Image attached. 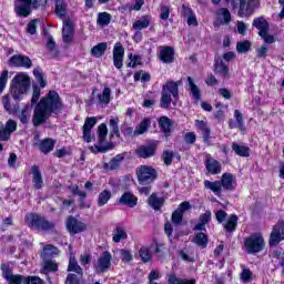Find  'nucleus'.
Instances as JSON below:
<instances>
[{
	"instance_id": "13",
	"label": "nucleus",
	"mask_w": 284,
	"mask_h": 284,
	"mask_svg": "<svg viewBox=\"0 0 284 284\" xmlns=\"http://www.w3.org/2000/svg\"><path fill=\"white\" fill-rule=\"evenodd\" d=\"M72 39H74V22L71 20L63 21L62 28V41L63 43H72Z\"/></svg>"
},
{
	"instance_id": "61",
	"label": "nucleus",
	"mask_w": 284,
	"mask_h": 284,
	"mask_svg": "<svg viewBox=\"0 0 284 284\" xmlns=\"http://www.w3.org/2000/svg\"><path fill=\"white\" fill-rule=\"evenodd\" d=\"M1 270H2V276L3 278H6V281H8L13 275L10 264H2Z\"/></svg>"
},
{
	"instance_id": "10",
	"label": "nucleus",
	"mask_w": 284,
	"mask_h": 284,
	"mask_svg": "<svg viewBox=\"0 0 284 284\" xmlns=\"http://www.w3.org/2000/svg\"><path fill=\"white\" fill-rule=\"evenodd\" d=\"M8 65L10 68H26L30 70L32 68V60L28 55L14 54L8 60Z\"/></svg>"
},
{
	"instance_id": "60",
	"label": "nucleus",
	"mask_w": 284,
	"mask_h": 284,
	"mask_svg": "<svg viewBox=\"0 0 284 284\" xmlns=\"http://www.w3.org/2000/svg\"><path fill=\"white\" fill-rule=\"evenodd\" d=\"M81 281H83V277L77 275V274H69L67 276V284H81Z\"/></svg>"
},
{
	"instance_id": "11",
	"label": "nucleus",
	"mask_w": 284,
	"mask_h": 284,
	"mask_svg": "<svg viewBox=\"0 0 284 284\" xmlns=\"http://www.w3.org/2000/svg\"><path fill=\"white\" fill-rule=\"evenodd\" d=\"M55 143L57 142L50 138H47L44 140H39V135H36L33 148H37L43 154H49V152H52V150H54Z\"/></svg>"
},
{
	"instance_id": "56",
	"label": "nucleus",
	"mask_w": 284,
	"mask_h": 284,
	"mask_svg": "<svg viewBox=\"0 0 284 284\" xmlns=\"http://www.w3.org/2000/svg\"><path fill=\"white\" fill-rule=\"evenodd\" d=\"M33 77H36V79L40 83L41 88H45L47 82H45V79H43V73L41 72L40 68H36L33 70Z\"/></svg>"
},
{
	"instance_id": "62",
	"label": "nucleus",
	"mask_w": 284,
	"mask_h": 284,
	"mask_svg": "<svg viewBox=\"0 0 284 284\" xmlns=\"http://www.w3.org/2000/svg\"><path fill=\"white\" fill-rule=\"evenodd\" d=\"M134 81H150V75L144 71H139L134 74Z\"/></svg>"
},
{
	"instance_id": "39",
	"label": "nucleus",
	"mask_w": 284,
	"mask_h": 284,
	"mask_svg": "<svg viewBox=\"0 0 284 284\" xmlns=\"http://www.w3.org/2000/svg\"><path fill=\"white\" fill-rule=\"evenodd\" d=\"M112 199V192L110 190L102 191L98 196V205L99 207H103V205H106L108 201Z\"/></svg>"
},
{
	"instance_id": "3",
	"label": "nucleus",
	"mask_w": 284,
	"mask_h": 284,
	"mask_svg": "<svg viewBox=\"0 0 284 284\" xmlns=\"http://www.w3.org/2000/svg\"><path fill=\"white\" fill-rule=\"evenodd\" d=\"M11 97L16 101L23 99L24 94H28L30 90V75L28 73L20 72L13 77L11 81Z\"/></svg>"
},
{
	"instance_id": "23",
	"label": "nucleus",
	"mask_w": 284,
	"mask_h": 284,
	"mask_svg": "<svg viewBox=\"0 0 284 284\" xmlns=\"http://www.w3.org/2000/svg\"><path fill=\"white\" fill-rule=\"evenodd\" d=\"M215 74H219L223 79H230V65L225 64L223 60H217L214 67Z\"/></svg>"
},
{
	"instance_id": "2",
	"label": "nucleus",
	"mask_w": 284,
	"mask_h": 284,
	"mask_svg": "<svg viewBox=\"0 0 284 284\" xmlns=\"http://www.w3.org/2000/svg\"><path fill=\"white\" fill-rule=\"evenodd\" d=\"M204 187L206 190H211L213 194H216L220 196V194L223 192V190H227L229 192H232L236 187V178L232 175V173H224L222 175L221 181H204Z\"/></svg>"
},
{
	"instance_id": "26",
	"label": "nucleus",
	"mask_w": 284,
	"mask_h": 284,
	"mask_svg": "<svg viewBox=\"0 0 284 284\" xmlns=\"http://www.w3.org/2000/svg\"><path fill=\"white\" fill-rule=\"evenodd\" d=\"M253 28H256L258 31V34H263L264 32H270V23H267V20L265 18L260 17L253 20Z\"/></svg>"
},
{
	"instance_id": "50",
	"label": "nucleus",
	"mask_w": 284,
	"mask_h": 284,
	"mask_svg": "<svg viewBox=\"0 0 284 284\" xmlns=\"http://www.w3.org/2000/svg\"><path fill=\"white\" fill-rule=\"evenodd\" d=\"M30 112H31V109H30V105H26L21 112L19 113V119L21 121V123H28V121H30Z\"/></svg>"
},
{
	"instance_id": "5",
	"label": "nucleus",
	"mask_w": 284,
	"mask_h": 284,
	"mask_svg": "<svg viewBox=\"0 0 284 284\" xmlns=\"http://www.w3.org/2000/svg\"><path fill=\"white\" fill-rule=\"evenodd\" d=\"M244 247L248 254L263 252V248L265 247V240L261 233H255L244 241Z\"/></svg>"
},
{
	"instance_id": "37",
	"label": "nucleus",
	"mask_w": 284,
	"mask_h": 284,
	"mask_svg": "<svg viewBox=\"0 0 284 284\" xmlns=\"http://www.w3.org/2000/svg\"><path fill=\"white\" fill-rule=\"evenodd\" d=\"M145 28H150V17L143 16L140 20L133 23V30H145Z\"/></svg>"
},
{
	"instance_id": "9",
	"label": "nucleus",
	"mask_w": 284,
	"mask_h": 284,
	"mask_svg": "<svg viewBox=\"0 0 284 284\" xmlns=\"http://www.w3.org/2000/svg\"><path fill=\"white\" fill-rule=\"evenodd\" d=\"M281 241H284V221H280L273 226L268 244L271 247H276Z\"/></svg>"
},
{
	"instance_id": "17",
	"label": "nucleus",
	"mask_w": 284,
	"mask_h": 284,
	"mask_svg": "<svg viewBox=\"0 0 284 284\" xmlns=\"http://www.w3.org/2000/svg\"><path fill=\"white\" fill-rule=\"evenodd\" d=\"M97 125V118H88L83 125V139L87 143L92 141V128Z\"/></svg>"
},
{
	"instance_id": "58",
	"label": "nucleus",
	"mask_w": 284,
	"mask_h": 284,
	"mask_svg": "<svg viewBox=\"0 0 284 284\" xmlns=\"http://www.w3.org/2000/svg\"><path fill=\"white\" fill-rule=\"evenodd\" d=\"M69 190L74 194V196H81V199H85L88 196V193H85V191H81L77 184L69 186Z\"/></svg>"
},
{
	"instance_id": "64",
	"label": "nucleus",
	"mask_w": 284,
	"mask_h": 284,
	"mask_svg": "<svg viewBox=\"0 0 284 284\" xmlns=\"http://www.w3.org/2000/svg\"><path fill=\"white\" fill-rule=\"evenodd\" d=\"M7 281L9 284H23V276L13 274Z\"/></svg>"
},
{
	"instance_id": "49",
	"label": "nucleus",
	"mask_w": 284,
	"mask_h": 284,
	"mask_svg": "<svg viewBox=\"0 0 284 284\" xmlns=\"http://www.w3.org/2000/svg\"><path fill=\"white\" fill-rule=\"evenodd\" d=\"M250 48H252V42H250L248 40L237 42V44H236V51L240 54H243L245 52H250Z\"/></svg>"
},
{
	"instance_id": "41",
	"label": "nucleus",
	"mask_w": 284,
	"mask_h": 284,
	"mask_svg": "<svg viewBox=\"0 0 284 284\" xmlns=\"http://www.w3.org/2000/svg\"><path fill=\"white\" fill-rule=\"evenodd\" d=\"M67 10H68V4H65V1L63 0L55 1V14H58V17H65Z\"/></svg>"
},
{
	"instance_id": "27",
	"label": "nucleus",
	"mask_w": 284,
	"mask_h": 284,
	"mask_svg": "<svg viewBox=\"0 0 284 284\" xmlns=\"http://www.w3.org/2000/svg\"><path fill=\"white\" fill-rule=\"evenodd\" d=\"M68 272H75L80 278H83V268L81 265H79V262L77 261V257L74 255H71L69 258V266Z\"/></svg>"
},
{
	"instance_id": "14",
	"label": "nucleus",
	"mask_w": 284,
	"mask_h": 284,
	"mask_svg": "<svg viewBox=\"0 0 284 284\" xmlns=\"http://www.w3.org/2000/svg\"><path fill=\"white\" fill-rule=\"evenodd\" d=\"M123 54H125L123 45L120 42L115 43L113 48V63L116 70L123 68Z\"/></svg>"
},
{
	"instance_id": "53",
	"label": "nucleus",
	"mask_w": 284,
	"mask_h": 284,
	"mask_svg": "<svg viewBox=\"0 0 284 284\" xmlns=\"http://www.w3.org/2000/svg\"><path fill=\"white\" fill-rule=\"evenodd\" d=\"M109 125L111 129V136H119V118H111L109 121Z\"/></svg>"
},
{
	"instance_id": "54",
	"label": "nucleus",
	"mask_w": 284,
	"mask_h": 284,
	"mask_svg": "<svg viewBox=\"0 0 284 284\" xmlns=\"http://www.w3.org/2000/svg\"><path fill=\"white\" fill-rule=\"evenodd\" d=\"M112 17L108 12L99 13L98 16V24L99 26H109Z\"/></svg>"
},
{
	"instance_id": "44",
	"label": "nucleus",
	"mask_w": 284,
	"mask_h": 284,
	"mask_svg": "<svg viewBox=\"0 0 284 284\" xmlns=\"http://www.w3.org/2000/svg\"><path fill=\"white\" fill-rule=\"evenodd\" d=\"M2 105L4 108V110L7 112H9L10 114H13L14 112H17V106L10 104V95L7 94L2 98Z\"/></svg>"
},
{
	"instance_id": "63",
	"label": "nucleus",
	"mask_w": 284,
	"mask_h": 284,
	"mask_svg": "<svg viewBox=\"0 0 284 284\" xmlns=\"http://www.w3.org/2000/svg\"><path fill=\"white\" fill-rule=\"evenodd\" d=\"M23 284H43V280L39 276H29L23 281Z\"/></svg>"
},
{
	"instance_id": "28",
	"label": "nucleus",
	"mask_w": 284,
	"mask_h": 284,
	"mask_svg": "<svg viewBox=\"0 0 284 284\" xmlns=\"http://www.w3.org/2000/svg\"><path fill=\"white\" fill-rule=\"evenodd\" d=\"M151 121L148 118H144L134 130V136H141V134H145L148 130H150Z\"/></svg>"
},
{
	"instance_id": "35",
	"label": "nucleus",
	"mask_w": 284,
	"mask_h": 284,
	"mask_svg": "<svg viewBox=\"0 0 284 284\" xmlns=\"http://www.w3.org/2000/svg\"><path fill=\"white\" fill-rule=\"evenodd\" d=\"M189 88L191 90V94L195 101H201V89L194 83L192 77H187Z\"/></svg>"
},
{
	"instance_id": "1",
	"label": "nucleus",
	"mask_w": 284,
	"mask_h": 284,
	"mask_svg": "<svg viewBox=\"0 0 284 284\" xmlns=\"http://www.w3.org/2000/svg\"><path fill=\"white\" fill-rule=\"evenodd\" d=\"M63 110V101L57 91H49L33 109L32 123L34 128L43 125L52 113Z\"/></svg>"
},
{
	"instance_id": "52",
	"label": "nucleus",
	"mask_w": 284,
	"mask_h": 284,
	"mask_svg": "<svg viewBox=\"0 0 284 284\" xmlns=\"http://www.w3.org/2000/svg\"><path fill=\"white\" fill-rule=\"evenodd\" d=\"M140 258L143 261V263H150V261L152 260V253H150V248L142 246L140 248Z\"/></svg>"
},
{
	"instance_id": "7",
	"label": "nucleus",
	"mask_w": 284,
	"mask_h": 284,
	"mask_svg": "<svg viewBox=\"0 0 284 284\" xmlns=\"http://www.w3.org/2000/svg\"><path fill=\"white\" fill-rule=\"evenodd\" d=\"M110 267H112V254L105 251L93 265V270L95 271V274H104V272H108Z\"/></svg>"
},
{
	"instance_id": "18",
	"label": "nucleus",
	"mask_w": 284,
	"mask_h": 284,
	"mask_svg": "<svg viewBox=\"0 0 284 284\" xmlns=\"http://www.w3.org/2000/svg\"><path fill=\"white\" fill-rule=\"evenodd\" d=\"M216 16H217V21L214 22L215 28H219L221 23H225L227 26V23L232 21V13H230V10H227L226 8L219 9L216 12Z\"/></svg>"
},
{
	"instance_id": "46",
	"label": "nucleus",
	"mask_w": 284,
	"mask_h": 284,
	"mask_svg": "<svg viewBox=\"0 0 284 284\" xmlns=\"http://www.w3.org/2000/svg\"><path fill=\"white\" fill-rule=\"evenodd\" d=\"M239 222V217L236 215H231L224 225L226 232H234L236 230V223Z\"/></svg>"
},
{
	"instance_id": "6",
	"label": "nucleus",
	"mask_w": 284,
	"mask_h": 284,
	"mask_svg": "<svg viewBox=\"0 0 284 284\" xmlns=\"http://www.w3.org/2000/svg\"><path fill=\"white\" fill-rule=\"evenodd\" d=\"M138 181L141 185H148L156 179V170L152 166L142 165L136 170Z\"/></svg>"
},
{
	"instance_id": "15",
	"label": "nucleus",
	"mask_w": 284,
	"mask_h": 284,
	"mask_svg": "<svg viewBox=\"0 0 284 284\" xmlns=\"http://www.w3.org/2000/svg\"><path fill=\"white\" fill-rule=\"evenodd\" d=\"M256 8V0H240V17H250Z\"/></svg>"
},
{
	"instance_id": "36",
	"label": "nucleus",
	"mask_w": 284,
	"mask_h": 284,
	"mask_svg": "<svg viewBox=\"0 0 284 284\" xmlns=\"http://www.w3.org/2000/svg\"><path fill=\"white\" fill-rule=\"evenodd\" d=\"M59 254V248H57L55 246L52 245H45L43 247V252L41 254L43 261H48V258H50V256H57Z\"/></svg>"
},
{
	"instance_id": "4",
	"label": "nucleus",
	"mask_w": 284,
	"mask_h": 284,
	"mask_svg": "<svg viewBox=\"0 0 284 284\" xmlns=\"http://www.w3.org/2000/svg\"><path fill=\"white\" fill-rule=\"evenodd\" d=\"M24 223L30 230H42L48 231L54 227V223L45 220V217L37 213H28L24 216Z\"/></svg>"
},
{
	"instance_id": "34",
	"label": "nucleus",
	"mask_w": 284,
	"mask_h": 284,
	"mask_svg": "<svg viewBox=\"0 0 284 284\" xmlns=\"http://www.w3.org/2000/svg\"><path fill=\"white\" fill-rule=\"evenodd\" d=\"M106 50H108V43L101 42L91 49V54L92 57H95L97 59H99L103 57V54H105Z\"/></svg>"
},
{
	"instance_id": "22",
	"label": "nucleus",
	"mask_w": 284,
	"mask_h": 284,
	"mask_svg": "<svg viewBox=\"0 0 284 284\" xmlns=\"http://www.w3.org/2000/svg\"><path fill=\"white\" fill-rule=\"evenodd\" d=\"M195 126L197 128V130H200V132H202L204 142L210 143V139H212V136H211L212 130L210 129V125H207V122L196 120Z\"/></svg>"
},
{
	"instance_id": "21",
	"label": "nucleus",
	"mask_w": 284,
	"mask_h": 284,
	"mask_svg": "<svg viewBox=\"0 0 284 284\" xmlns=\"http://www.w3.org/2000/svg\"><path fill=\"white\" fill-rule=\"evenodd\" d=\"M31 174H32V183L36 190H41L43 187V175L39 170V166L32 165L31 166Z\"/></svg>"
},
{
	"instance_id": "31",
	"label": "nucleus",
	"mask_w": 284,
	"mask_h": 284,
	"mask_svg": "<svg viewBox=\"0 0 284 284\" xmlns=\"http://www.w3.org/2000/svg\"><path fill=\"white\" fill-rule=\"evenodd\" d=\"M47 49L51 59H58L60 52H59V49L57 48V42H54V38L52 37L48 38Z\"/></svg>"
},
{
	"instance_id": "19",
	"label": "nucleus",
	"mask_w": 284,
	"mask_h": 284,
	"mask_svg": "<svg viewBox=\"0 0 284 284\" xmlns=\"http://www.w3.org/2000/svg\"><path fill=\"white\" fill-rule=\"evenodd\" d=\"M158 123L166 138L170 136L172 132H174V129H172V126L174 125V122H172L170 118L163 115L159 119Z\"/></svg>"
},
{
	"instance_id": "24",
	"label": "nucleus",
	"mask_w": 284,
	"mask_h": 284,
	"mask_svg": "<svg viewBox=\"0 0 284 284\" xmlns=\"http://www.w3.org/2000/svg\"><path fill=\"white\" fill-rule=\"evenodd\" d=\"M160 60L163 63H172L174 61V49L171 47H164L160 51Z\"/></svg>"
},
{
	"instance_id": "43",
	"label": "nucleus",
	"mask_w": 284,
	"mask_h": 284,
	"mask_svg": "<svg viewBox=\"0 0 284 284\" xmlns=\"http://www.w3.org/2000/svg\"><path fill=\"white\" fill-rule=\"evenodd\" d=\"M193 242L199 245V247H207V236L205 233H197L193 239Z\"/></svg>"
},
{
	"instance_id": "20",
	"label": "nucleus",
	"mask_w": 284,
	"mask_h": 284,
	"mask_svg": "<svg viewBox=\"0 0 284 284\" xmlns=\"http://www.w3.org/2000/svg\"><path fill=\"white\" fill-rule=\"evenodd\" d=\"M234 120H230L229 121V128L231 130H233V128H237V130H240V132H245V124L243 122V113H241V111L235 110L234 111Z\"/></svg>"
},
{
	"instance_id": "12",
	"label": "nucleus",
	"mask_w": 284,
	"mask_h": 284,
	"mask_svg": "<svg viewBox=\"0 0 284 284\" xmlns=\"http://www.w3.org/2000/svg\"><path fill=\"white\" fill-rule=\"evenodd\" d=\"M67 230L70 234H79L81 232H85V230H88V225L75 217L70 216L67 220Z\"/></svg>"
},
{
	"instance_id": "8",
	"label": "nucleus",
	"mask_w": 284,
	"mask_h": 284,
	"mask_svg": "<svg viewBox=\"0 0 284 284\" xmlns=\"http://www.w3.org/2000/svg\"><path fill=\"white\" fill-rule=\"evenodd\" d=\"M34 8V0H16L14 12L18 17H30Z\"/></svg>"
},
{
	"instance_id": "51",
	"label": "nucleus",
	"mask_w": 284,
	"mask_h": 284,
	"mask_svg": "<svg viewBox=\"0 0 284 284\" xmlns=\"http://www.w3.org/2000/svg\"><path fill=\"white\" fill-rule=\"evenodd\" d=\"M240 278L242 283H250L251 281H254V274L250 268H243Z\"/></svg>"
},
{
	"instance_id": "29",
	"label": "nucleus",
	"mask_w": 284,
	"mask_h": 284,
	"mask_svg": "<svg viewBox=\"0 0 284 284\" xmlns=\"http://www.w3.org/2000/svg\"><path fill=\"white\" fill-rule=\"evenodd\" d=\"M206 170L210 172V174H221V163L212 158H209L206 159Z\"/></svg>"
},
{
	"instance_id": "30",
	"label": "nucleus",
	"mask_w": 284,
	"mask_h": 284,
	"mask_svg": "<svg viewBox=\"0 0 284 284\" xmlns=\"http://www.w3.org/2000/svg\"><path fill=\"white\" fill-rule=\"evenodd\" d=\"M136 196L134 194L126 192L120 197V203L122 205H128L129 207H134L136 205Z\"/></svg>"
},
{
	"instance_id": "55",
	"label": "nucleus",
	"mask_w": 284,
	"mask_h": 284,
	"mask_svg": "<svg viewBox=\"0 0 284 284\" xmlns=\"http://www.w3.org/2000/svg\"><path fill=\"white\" fill-rule=\"evenodd\" d=\"M120 258L122 263H132V258H133L132 252L125 248L120 250Z\"/></svg>"
},
{
	"instance_id": "45",
	"label": "nucleus",
	"mask_w": 284,
	"mask_h": 284,
	"mask_svg": "<svg viewBox=\"0 0 284 284\" xmlns=\"http://www.w3.org/2000/svg\"><path fill=\"white\" fill-rule=\"evenodd\" d=\"M43 272H57L59 270V265L51 261V260H44L42 263Z\"/></svg>"
},
{
	"instance_id": "57",
	"label": "nucleus",
	"mask_w": 284,
	"mask_h": 284,
	"mask_svg": "<svg viewBox=\"0 0 284 284\" xmlns=\"http://www.w3.org/2000/svg\"><path fill=\"white\" fill-rule=\"evenodd\" d=\"M98 134L100 143H103V141H105V138L108 136V125H105V123L100 124V126L98 128Z\"/></svg>"
},
{
	"instance_id": "25",
	"label": "nucleus",
	"mask_w": 284,
	"mask_h": 284,
	"mask_svg": "<svg viewBox=\"0 0 284 284\" xmlns=\"http://www.w3.org/2000/svg\"><path fill=\"white\" fill-rule=\"evenodd\" d=\"M156 152V149L154 145H142L136 149L135 153L138 156H141V159H150V156H154V153Z\"/></svg>"
},
{
	"instance_id": "32",
	"label": "nucleus",
	"mask_w": 284,
	"mask_h": 284,
	"mask_svg": "<svg viewBox=\"0 0 284 284\" xmlns=\"http://www.w3.org/2000/svg\"><path fill=\"white\" fill-rule=\"evenodd\" d=\"M212 220V212L206 211L204 214L200 216V222L195 225L194 230L203 231L205 230V225L210 223Z\"/></svg>"
},
{
	"instance_id": "48",
	"label": "nucleus",
	"mask_w": 284,
	"mask_h": 284,
	"mask_svg": "<svg viewBox=\"0 0 284 284\" xmlns=\"http://www.w3.org/2000/svg\"><path fill=\"white\" fill-rule=\"evenodd\" d=\"M171 103H172V95L165 91H162V97L160 102L161 108H164L165 110H168Z\"/></svg>"
},
{
	"instance_id": "38",
	"label": "nucleus",
	"mask_w": 284,
	"mask_h": 284,
	"mask_svg": "<svg viewBox=\"0 0 284 284\" xmlns=\"http://www.w3.org/2000/svg\"><path fill=\"white\" fill-rule=\"evenodd\" d=\"M232 150L237 154V156H250V148L245 145L233 143Z\"/></svg>"
},
{
	"instance_id": "40",
	"label": "nucleus",
	"mask_w": 284,
	"mask_h": 284,
	"mask_svg": "<svg viewBox=\"0 0 284 284\" xmlns=\"http://www.w3.org/2000/svg\"><path fill=\"white\" fill-rule=\"evenodd\" d=\"M121 161H123L122 155H116L109 163H104L103 168L106 171L116 170L121 165Z\"/></svg>"
},
{
	"instance_id": "42",
	"label": "nucleus",
	"mask_w": 284,
	"mask_h": 284,
	"mask_svg": "<svg viewBox=\"0 0 284 284\" xmlns=\"http://www.w3.org/2000/svg\"><path fill=\"white\" fill-rule=\"evenodd\" d=\"M125 239H128V233H125V230H123V227H116L113 234V242L121 243V241H125Z\"/></svg>"
},
{
	"instance_id": "16",
	"label": "nucleus",
	"mask_w": 284,
	"mask_h": 284,
	"mask_svg": "<svg viewBox=\"0 0 284 284\" xmlns=\"http://www.w3.org/2000/svg\"><path fill=\"white\" fill-rule=\"evenodd\" d=\"M183 85V81H168L163 87H162V92H166L168 94H171L173 99H179V87Z\"/></svg>"
},
{
	"instance_id": "59",
	"label": "nucleus",
	"mask_w": 284,
	"mask_h": 284,
	"mask_svg": "<svg viewBox=\"0 0 284 284\" xmlns=\"http://www.w3.org/2000/svg\"><path fill=\"white\" fill-rule=\"evenodd\" d=\"M181 223H183V213L175 210L172 213V224L173 225H181Z\"/></svg>"
},
{
	"instance_id": "33",
	"label": "nucleus",
	"mask_w": 284,
	"mask_h": 284,
	"mask_svg": "<svg viewBox=\"0 0 284 284\" xmlns=\"http://www.w3.org/2000/svg\"><path fill=\"white\" fill-rule=\"evenodd\" d=\"M163 203H165V199L159 197L156 193H153L149 197V205L153 207V210H161V207H163Z\"/></svg>"
},
{
	"instance_id": "47",
	"label": "nucleus",
	"mask_w": 284,
	"mask_h": 284,
	"mask_svg": "<svg viewBox=\"0 0 284 284\" xmlns=\"http://www.w3.org/2000/svg\"><path fill=\"white\" fill-rule=\"evenodd\" d=\"M111 94H112V90L110 88H104L102 93H100L98 95V99H99L100 103H104L105 105H108V103H110V95Z\"/></svg>"
}]
</instances>
